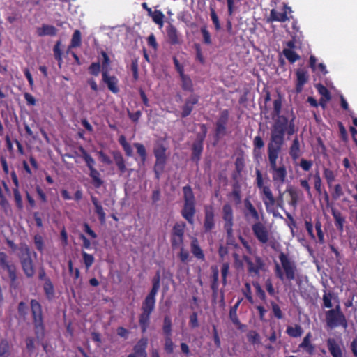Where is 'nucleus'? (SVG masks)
Listing matches in <instances>:
<instances>
[{
    "instance_id": "1",
    "label": "nucleus",
    "mask_w": 357,
    "mask_h": 357,
    "mask_svg": "<svg viewBox=\"0 0 357 357\" xmlns=\"http://www.w3.org/2000/svg\"><path fill=\"white\" fill-rule=\"evenodd\" d=\"M294 117L290 121L285 116H280L273 123L271 130V139L268 144L267 151L270 165V172L275 183L282 185L287 178V171L284 164H277V160L284 143V136L293 135L296 132Z\"/></svg>"
},
{
    "instance_id": "2",
    "label": "nucleus",
    "mask_w": 357,
    "mask_h": 357,
    "mask_svg": "<svg viewBox=\"0 0 357 357\" xmlns=\"http://www.w3.org/2000/svg\"><path fill=\"white\" fill-rule=\"evenodd\" d=\"M160 287V275L158 271L152 279V287L142 303L139 315V325L142 333H145L151 323V317L155 308L156 295Z\"/></svg>"
},
{
    "instance_id": "3",
    "label": "nucleus",
    "mask_w": 357,
    "mask_h": 357,
    "mask_svg": "<svg viewBox=\"0 0 357 357\" xmlns=\"http://www.w3.org/2000/svg\"><path fill=\"white\" fill-rule=\"evenodd\" d=\"M280 265L275 264L274 272L275 276L283 281L287 280L289 282L295 280L297 273V266L295 261L289 254L280 252L278 255Z\"/></svg>"
},
{
    "instance_id": "4",
    "label": "nucleus",
    "mask_w": 357,
    "mask_h": 357,
    "mask_svg": "<svg viewBox=\"0 0 357 357\" xmlns=\"http://www.w3.org/2000/svg\"><path fill=\"white\" fill-rule=\"evenodd\" d=\"M183 192L184 203L181 214L190 225H193L196 213L195 197L191 186L189 185L183 188Z\"/></svg>"
},
{
    "instance_id": "5",
    "label": "nucleus",
    "mask_w": 357,
    "mask_h": 357,
    "mask_svg": "<svg viewBox=\"0 0 357 357\" xmlns=\"http://www.w3.org/2000/svg\"><path fill=\"white\" fill-rule=\"evenodd\" d=\"M30 305L36 338L42 339L45 335V326L42 306L36 299L31 300Z\"/></svg>"
},
{
    "instance_id": "6",
    "label": "nucleus",
    "mask_w": 357,
    "mask_h": 357,
    "mask_svg": "<svg viewBox=\"0 0 357 357\" xmlns=\"http://www.w3.org/2000/svg\"><path fill=\"white\" fill-rule=\"evenodd\" d=\"M256 185L260 190L261 197L268 210L275 205V200L269 185H265L263 176L260 170H256Z\"/></svg>"
},
{
    "instance_id": "7",
    "label": "nucleus",
    "mask_w": 357,
    "mask_h": 357,
    "mask_svg": "<svg viewBox=\"0 0 357 357\" xmlns=\"http://www.w3.org/2000/svg\"><path fill=\"white\" fill-rule=\"evenodd\" d=\"M167 148L160 144L153 149V154L155 157V162L153 167V172L156 179L160 178L161 174L163 172L167 157L166 155Z\"/></svg>"
},
{
    "instance_id": "8",
    "label": "nucleus",
    "mask_w": 357,
    "mask_h": 357,
    "mask_svg": "<svg viewBox=\"0 0 357 357\" xmlns=\"http://www.w3.org/2000/svg\"><path fill=\"white\" fill-rule=\"evenodd\" d=\"M185 226L186 225L184 222H177L173 226L171 231L170 242L174 250L183 245Z\"/></svg>"
},
{
    "instance_id": "9",
    "label": "nucleus",
    "mask_w": 357,
    "mask_h": 357,
    "mask_svg": "<svg viewBox=\"0 0 357 357\" xmlns=\"http://www.w3.org/2000/svg\"><path fill=\"white\" fill-rule=\"evenodd\" d=\"M243 259L247 264L248 272L252 275L259 276L260 271L264 268L265 262L259 255H255L253 258L244 256Z\"/></svg>"
},
{
    "instance_id": "10",
    "label": "nucleus",
    "mask_w": 357,
    "mask_h": 357,
    "mask_svg": "<svg viewBox=\"0 0 357 357\" xmlns=\"http://www.w3.org/2000/svg\"><path fill=\"white\" fill-rule=\"evenodd\" d=\"M326 326L328 328L333 329L341 326L344 329L348 327V323L345 315L335 314L329 311L325 312Z\"/></svg>"
},
{
    "instance_id": "11",
    "label": "nucleus",
    "mask_w": 357,
    "mask_h": 357,
    "mask_svg": "<svg viewBox=\"0 0 357 357\" xmlns=\"http://www.w3.org/2000/svg\"><path fill=\"white\" fill-rule=\"evenodd\" d=\"M251 229L255 237L260 243L266 244L269 242V230L264 223L261 221L254 222Z\"/></svg>"
},
{
    "instance_id": "12",
    "label": "nucleus",
    "mask_w": 357,
    "mask_h": 357,
    "mask_svg": "<svg viewBox=\"0 0 357 357\" xmlns=\"http://www.w3.org/2000/svg\"><path fill=\"white\" fill-rule=\"evenodd\" d=\"M229 112L227 109L220 112L219 118L215 122V137L219 139L227 134V126L229 121Z\"/></svg>"
},
{
    "instance_id": "13",
    "label": "nucleus",
    "mask_w": 357,
    "mask_h": 357,
    "mask_svg": "<svg viewBox=\"0 0 357 357\" xmlns=\"http://www.w3.org/2000/svg\"><path fill=\"white\" fill-rule=\"evenodd\" d=\"M0 266L2 269L7 271L11 286H13L17 280L16 266L13 263L9 261L8 255L3 252H0Z\"/></svg>"
},
{
    "instance_id": "14",
    "label": "nucleus",
    "mask_w": 357,
    "mask_h": 357,
    "mask_svg": "<svg viewBox=\"0 0 357 357\" xmlns=\"http://www.w3.org/2000/svg\"><path fill=\"white\" fill-rule=\"evenodd\" d=\"M203 229L205 233L211 232L215 227V210L213 206L206 205L204 208Z\"/></svg>"
},
{
    "instance_id": "15",
    "label": "nucleus",
    "mask_w": 357,
    "mask_h": 357,
    "mask_svg": "<svg viewBox=\"0 0 357 357\" xmlns=\"http://www.w3.org/2000/svg\"><path fill=\"white\" fill-rule=\"evenodd\" d=\"M243 215L248 222L260 221L259 213L248 198L244 199Z\"/></svg>"
},
{
    "instance_id": "16",
    "label": "nucleus",
    "mask_w": 357,
    "mask_h": 357,
    "mask_svg": "<svg viewBox=\"0 0 357 357\" xmlns=\"http://www.w3.org/2000/svg\"><path fill=\"white\" fill-rule=\"evenodd\" d=\"M199 100V96L197 94H191L186 98L184 105L181 107V117L185 118L190 115L194 109V106L198 103Z\"/></svg>"
},
{
    "instance_id": "17",
    "label": "nucleus",
    "mask_w": 357,
    "mask_h": 357,
    "mask_svg": "<svg viewBox=\"0 0 357 357\" xmlns=\"http://www.w3.org/2000/svg\"><path fill=\"white\" fill-rule=\"evenodd\" d=\"M148 346V338L142 337L133 347V352L127 357H147L146 348Z\"/></svg>"
},
{
    "instance_id": "18",
    "label": "nucleus",
    "mask_w": 357,
    "mask_h": 357,
    "mask_svg": "<svg viewBox=\"0 0 357 357\" xmlns=\"http://www.w3.org/2000/svg\"><path fill=\"white\" fill-rule=\"evenodd\" d=\"M296 86L295 92L298 94L303 90V86L309 80V75L305 69L300 68L296 72Z\"/></svg>"
},
{
    "instance_id": "19",
    "label": "nucleus",
    "mask_w": 357,
    "mask_h": 357,
    "mask_svg": "<svg viewBox=\"0 0 357 357\" xmlns=\"http://www.w3.org/2000/svg\"><path fill=\"white\" fill-rule=\"evenodd\" d=\"M102 79L111 92L114 94L119 92V88L118 86L119 80L116 77L110 75L109 73L105 71L102 72Z\"/></svg>"
},
{
    "instance_id": "20",
    "label": "nucleus",
    "mask_w": 357,
    "mask_h": 357,
    "mask_svg": "<svg viewBox=\"0 0 357 357\" xmlns=\"http://www.w3.org/2000/svg\"><path fill=\"white\" fill-rule=\"evenodd\" d=\"M222 219L225 221L224 228L233 227L234 213L232 207L229 204H225L222 207Z\"/></svg>"
},
{
    "instance_id": "21",
    "label": "nucleus",
    "mask_w": 357,
    "mask_h": 357,
    "mask_svg": "<svg viewBox=\"0 0 357 357\" xmlns=\"http://www.w3.org/2000/svg\"><path fill=\"white\" fill-rule=\"evenodd\" d=\"M20 261L25 275L32 278L35 275V267L31 257L22 258Z\"/></svg>"
},
{
    "instance_id": "22",
    "label": "nucleus",
    "mask_w": 357,
    "mask_h": 357,
    "mask_svg": "<svg viewBox=\"0 0 357 357\" xmlns=\"http://www.w3.org/2000/svg\"><path fill=\"white\" fill-rule=\"evenodd\" d=\"M168 42L172 45H176L181 43L178 32L176 28L172 24H169L166 29Z\"/></svg>"
},
{
    "instance_id": "23",
    "label": "nucleus",
    "mask_w": 357,
    "mask_h": 357,
    "mask_svg": "<svg viewBox=\"0 0 357 357\" xmlns=\"http://www.w3.org/2000/svg\"><path fill=\"white\" fill-rule=\"evenodd\" d=\"M326 344L330 354L333 357H342V351L335 339L328 338Z\"/></svg>"
},
{
    "instance_id": "24",
    "label": "nucleus",
    "mask_w": 357,
    "mask_h": 357,
    "mask_svg": "<svg viewBox=\"0 0 357 357\" xmlns=\"http://www.w3.org/2000/svg\"><path fill=\"white\" fill-rule=\"evenodd\" d=\"M190 250L192 254L197 259L204 261L205 259V255L203 250L201 248L199 241L197 238H192L190 242Z\"/></svg>"
},
{
    "instance_id": "25",
    "label": "nucleus",
    "mask_w": 357,
    "mask_h": 357,
    "mask_svg": "<svg viewBox=\"0 0 357 357\" xmlns=\"http://www.w3.org/2000/svg\"><path fill=\"white\" fill-rule=\"evenodd\" d=\"M289 153L293 160H298L302 154L300 142L297 136L292 141L289 147Z\"/></svg>"
},
{
    "instance_id": "26",
    "label": "nucleus",
    "mask_w": 357,
    "mask_h": 357,
    "mask_svg": "<svg viewBox=\"0 0 357 357\" xmlns=\"http://www.w3.org/2000/svg\"><path fill=\"white\" fill-rule=\"evenodd\" d=\"M113 159L121 174H124L127 171L126 162L121 153L119 151L112 152Z\"/></svg>"
},
{
    "instance_id": "27",
    "label": "nucleus",
    "mask_w": 357,
    "mask_h": 357,
    "mask_svg": "<svg viewBox=\"0 0 357 357\" xmlns=\"http://www.w3.org/2000/svg\"><path fill=\"white\" fill-rule=\"evenodd\" d=\"M36 33L40 37L45 36H54L57 34V29L53 25L44 24L37 29Z\"/></svg>"
},
{
    "instance_id": "28",
    "label": "nucleus",
    "mask_w": 357,
    "mask_h": 357,
    "mask_svg": "<svg viewBox=\"0 0 357 357\" xmlns=\"http://www.w3.org/2000/svg\"><path fill=\"white\" fill-rule=\"evenodd\" d=\"M91 202L95 207V212L98 216V219L101 223H105L106 220V214L101 205V203L98 201V198L95 196L91 197Z\"/></svg>"
},
{
    "instance_id": "29",
    "label": "nucleus",
    "mask_w": 357,
    "mask_h": 357,
    "mask_svg": "<svg viewBox=\"0 0 357 357\" xmlns=\"http://www.w3.org/2000/svg\"><path fill=\"white\" fill-rule=\"evenodd\" d=\"M202 151L203 141L197 139L192 146V160L198 162L200 160V156Z\"/></svg>"
},
{
    "instance_id": "30",
    "label": "nucleus",
    "mask_w": 357,
    "mask_h": 357,
    "mask_svg": "<svg viewBox=\"0 0 357 357\" xmlns=\"http://www.w3.org/2000/svg\"><path fill=\"white\" fill-rule=\"evenodd\" d=\"M331 214L334 218L335 227L342 232L344 229L345 218L342 216L341 212L335 208L331 209Z\"/></svg>"
},
{
    "instance_id": "31",
    "label": "nucleus",
    "mask_w": 357,
    "mask_h": 357,
    "mask_svg": "<svg viewBox=\"0 0 357 357\" xmlns=\"http://www.w3.org/2000/svg\"><path fill=\"white\" fill-rule=\"evenodd\" d=\"M264 147V142L261 136L257 135L253 140V156L255 158H260L261 149Z\"/></svg>"
},
{
    "instance_id": "32",
    "label": "nucleus",
    "mask_w": 357,
    "mask_h": 357,
    "mask_svg": "<svg viewBox=\"0 0 357 357\" xmlns=\"http://www.w3.org/2000/svg\"><path fill=\"white\" fill-rule=\"evenodd\" d=\"M79 151L81 153V156L84 159L86 162V165L89 169L95 168L94 166L96 165L95 160L91 157L90 154L86 151V149L82 146H79L78 147Z\"/></svg>"
},
{
    "instance_id": "33",
    "label": "nucleus",
    "mask_w": 357,
    "mask_h": 357,
    "mask_svg": "<svg viewBox=\"0 0 357 357\" xmlns=\"http://www.w3.org/2000/svg\"><path fill=\"white\" fill-rule=\"evenodd\" d=\"M89 171V176L92 179L93 186L96 188H100L103 184V181L100 178V172L96 168L90 169Z\"/></svg>"
},
{
    "instance_id": "34",
    "label": "nucleus",
    "mask_w": 357,
    "mask_h": 357,
    "mask_svg": "<svg viewBox=\"0 0 357 357\" xmlns=\"http://www.w3.org/2000/svg\"><path fill=\"white\" fill-rule=\"evenodd\" d=\"M82 45V33L81 31L78 29H76L74 31L70 43L68 46V50H70L72 48H77L80 47Z\"/></svg>"
},
{
    "instance_id": "35",
    "label": "nucleus",
    "mask_w": 357,
    "mask_h": 357,
    "mask_svg": "<svg viewBox=\"0 0 357 357\" xmlns=\"http://www.w3.org/2000/svg\"><path fill=\"white\" fill-rule=\"evenodd\" d=\"M119 143L122 146L125 154L128 157H131L133 155V151L132 146L127 142L126 137L123 135H121L119 137Z\"/></svg>"
},
{
    "instance_id": "36",
    "label": "nucleus",
    "mask_w": 357,
    "mask_h": 357,
    "mask_svg": "<svg viewBox=\"0 0 357 357\" xmlns=\"http://www.w3.org/2000/svg\"><path fill=\"white\" fill-rule=\"evenodd\" d=\"M286 333L289 336L296 338L302 335L303 330L300 325L296 324L294 326H287Z\"/></svg>"
},
{
    "instance_id": "37",
    "label": "nucleus",
    "mask_w": 357,
    "mask_h": 357,
    "mask_svg": "<svg viewBox=\"0 0 357 357\" xmlns=\"http://www.w3.org/2000/svg\"><path fill=\"white\" fill-rule=\"evenodd\" d=\"M248 341L252 345L261 344V336L255 330H250L246 335Z\"/></svg>"
},
{
    "instance_id": "38",
    "label": "nucleus",
    "mask_w": 357,
    "mask_h": 357,
    "mask_svg": "<svg viewBox=\"0 0 357 357\" xmlns=\"http://www.w3.org/2000/svg\"><path fill=\"white\" fill-rule=\"evenodd\" d=\"M323 174L324 177L325 178L327 182L328 188H331L332 187L333 183L335 180L336 175L335 172H333V170L324 167L323 168Z\"/></svg>"
},
{
    "instance_id": "39",
    "label": "nucleus",
    "mask_w": 357,
    "mask_h": 357,
    "mask_svg": "<svg viewBox=\"0 0 357 357\" xmlns=\"http://www.w3.org/2000/svg\"><path fill=\"white\" fill-rule=\"evenodd\" d=\"M162 329L164 335H172V318L169 315L164 317Z\"/></svg>"
},
{
    "instance_id": "40",
    "label": "nucleus",
    "mask_w": 357,
    "mask_h": 357,
    "mask_svg": "<svg viewBox=\"0 0 357 357\" xmlns=\"http://www.w3.org/2000/svg\"><path fill=\"white\" fill-rule=\"evenodd\" d=\"M270 17L272 21H277L284 22L288 20V17L286 12L280 13L274 9L271 10Z\"/></svg>"
},
{
    "instance_id": "41",
    "label": "nucleus",
    "mask_w": 357,
    "mask_h": 357,
    "mask_svg": "<svg viewBox=\"0 0 357 357\" xmlns=\"http://www.w3.org/2000/svg\"><path fill=\"white\" fill-rule=\"evenodd\" d=\"M45 294L48 299H52L54 296V289L50 278L45 279L43 286Z\"/></svg>"
},
{
    "instance_id": "42",
    "label": "nucleus",
    "mask_w": 357,
    "mask_h": 357,
    "mask_svg": "<svg viewBox=\"0 0 357 357\" xmlns=\"http://www.w3.org/2000/svg\"><path fill=\"white\" fill-rule=\"evenodd\" d=\"M209 9H210V16H211V19L213 22V24H214V26H215V29L218 31L221 29V25H220V20H219V18H218V16L215 12V6L214 5H212L211 3L210 4V6H209Z\"/></svg>"
},
{
    "instance_id": "43",
    "label": "nucleus",
    "mask_w": 357,
    "mask_h": 357,
    "mask_svg": "<svg viewBox=\"0 0 357 357\" xmlns=\"http://www.w3.org/2000/svg\"><path fill=\"white\" fill-rule=\"evenodd\" d=\"M284 56L291 63H294L300 59V56L294 50L290 49H284L282 51Z\"/></svg>"
},
{
    "instance_id": "44",
    "label": "nucleus",
    "mask_w": 357,
    "mask_h": 357,
    "mask_svg": "<svg viewBox=\"0 0 357 357\" xmlns=\"http://www.w3.org/2000/svg\"><path fill=\"white\" fill-rule=\"evenodd\" d=\"M172 335H164V350L167 354H172L174 352V344L172 338Z\"/></svg>"
},
{
    "instance_id": "45",
    "label": "nucleus",
    "mask_w": 357,
    "mask_h": 357,
    "mask_svg": "<svg viewBox=\"0 0 357 357\" xmlns=\"http://www.w3.org/2000/svg\"><path fill=\"white\" fill-rule=\"evenodd\" d=\"M226 231V243L227 245H232L235 248L238 246L234 235L233 227L224 228Z\"/></svg>"
},
{
    "instance_id": "46",
    "label": "nucleus",
    "mask_w": 357,
    "mask_h": 357,
    "mask_svg": "<svg viewBox=\"0 0 357 357\" xmlns=\"http://www.w3.org/2000/svg\"><path fill=\"white\" fill-rule=\"evenodd\" d=\"M180 77L182 82V89L184 91L192 92L194 89L190 77L184 74L183 75H181Z\"/></svg>"
},
{
    "instance_id": "47",
    "label": "nucleus",
    "mask_w": 357,
    "mask_h": 357,
    "mask_svg": "<svg viewBox=\"0 0 357 357\" xmlns=\"http://www.w3.org/2000/svg\"><path fill=\"white\" fill-rule=\"evenodd\" d=\"M133 146L136 148L137 153L140 157L141 162L144 164L146 162L147 158L146 150L144 146L142 144L138 142L134 143Z\"/></svg>"
},
{
    "instance_id": "48",
    "label": "nucleus",
    "mask_w": 357,
    "mask_h": 357,
    "mask_svg": "<svg viewBox=\"0 0 357 357\" xmlns=\"http://www.w3.org/2000/svg\"><path fill=\"white\" fill-rule=\"evenodd\" d=\"M165 17V15L160 10H155L154 13L151 17L153 22L158 24L160 28L163 26Z\"/></svg>"
},
{
    "instance_id": "49",
    "label": "nucleus",
    "mask_w": 357,
    "mask_h": 357,
    "mask_svg": "<svg viewBox=\"0 0 357 357\" xmlns=\"http://www.w3.org/2000/svg\"><path fill=\"white\" fill-rule=\"evenodd\" d=\"M298 348L303 349L309 356H312L315 351V345L311 342H302Z\"/></svg>"
},
{
    "instance_id": "50",
    "label": "nucleus",
    "mask_w": 357,
    "mask_h": 357,
    "mask_svg": "<svg viewBox=\"0 0 357 357\" xmlns=\"http://www.w3.org/2000/svg\"><path fill=\"white\" fill-rule=\"evenodd\" d=\"M212 282L211 287L212 290L216 291L218 288L219 271L216 266H212Z\"/></svg>"
},
{
    "instance_id": "51",
    "label": "nucleus",
    "mask_w": 357,
    "mask_h": 357,
    "mask_svg": "<svg viewBox=\"0 0 357 357\" xmlns=\"http://www.w3.org/2000/svg\"><path fill=\"white\" fill-rule=\"evenodd\" d=\"M13 197H14V200H15L16 206L19 210H22L24 206H23L22 198L21 194L19 191V189L17 188H14L13 189Z\"/></svg>"
},
{
    "instance_id": "52",
    "label": "nucleus",
    "mask_w": 357,
    "mask_h": 357,
    "mask_svg": "<svg viewBox=\"0 0 357 357\" xmlns=\"http://www.w3.org/2000/svg\"><path fill=\"white\" fill-rule=\"evenodd\" d=\"M241 302V300H239L236 302V303L231 306L229 310V318L232 322H238V317L237 315V310Z\"/></svg>"
},
{
    "instance_id": "53",
    "label": "nucleus",
    "mask_w": 357,
    "mask_h": 357,
    "mask_svg": "<svg viewBox=\"0 0 357 357\" xmlns=\"http://www.w3.org/2000/svg\"><path fill=\"white\" fill-rule=\"evenodd\" d=\"M315 229L317 231L319 242L322 244L324 243V233L322 231V225L321 221L317 219L314 223Z\"/></svg>"
},
{
    "instance_id": "54",
    "label": "nucleus",
    "mask_w": 357,
    "mask_h": 357,
    "mask_svg": "<svg viewBox=\"0 0 357 357\" xmlns=\"http://www.w3.org/2000/svg\"><path fill=\"white\" fill-rule=\"evenodd\" d=\"M61 40H58L53 48V52L55 59L59 63L62 62V52L61 50Z\"/></svg>"
},
{
    "instance_id": "55",
    "label": "nucleus",
    "mask_w": 357,
    "mask_h": 357,
    "mask_svg": "<svg viewBox=\"0 0 357 357\" xmlns=\"http://www.w3.org/2000/svg\"><path fill=\"white\" fill-rule=\"evenodd\" d=\"M315 87L321 97H326V100L331 99L330 91L325 86L319 83L316 84Z\"/></svg>"
},
{
    "instance_id": "56",
    "label": "nucleus",
    "mask_w": 357,
    "mask_h": 357,
    "mask_svg": "<svg viewBox=\"0 0 357 357\" xmlns=\"http://www.w3.org/2000/svg\"><path fill=\"white\" fill-rule=\"evenodd\" d=\"M200 31L203 37L204 43L206 45H211L212 43L211 33L208 30L206 26H202L200 29Z\"/></svg>"
},
{
    "instance_id": "57",
    "label": "nucleus",
    "mask_w": 357,
    "mask_h": 357,
    "mask_svg": "<svg viewBox=\"0 0 357 357\" xmlns=\"http://www.w3.org/2000/svg\"><path fill=\"white\" fill-rule=\"evenodd\" d=\"M82 255L84 265L86 269H89L94 262V257L92 255L88 254L84 251H82Z\"/></svg>"
},
{
    "instance_id": "58",
    "label": "nucleus",
    "mask_w": 357,
    "mask_h": 357,
    "mask_svg": "<svg viewBox=\"0 0 357 357\" xmlns=\"http://www.w3.org/2000/svg\"><path fill=\"white\" fill-rule=\"evenodd\" d=\"M332 298H333V294L331 292H326L324 291V294L323 295V305L326 308H331L333 307L332 304Z\"/></svg>"
},
{
    "instance_id": "59",
    "label": "nucleus",
    "mask_w": 357,
    "mask_h": 357,
    "mask_svg": "<svg viewBox=\"0 0 357 357\" xmlns=\"http://www.w3.org/2000/svg\"><path fill=\"white\" fill-rule=\"evenodd\" d=\"M19 250L20 252L19 256L20 260H21L22 258L31 257L30 248L26 243L21 244Z\"/></svg>"
},
{
    "instance_id": "60",
    "label": "nucleus",
    "mask_w": 357,
    "mask_h": 357,
    "mask_svg": "<svg viewBox=\"0 0 357 357\" xmlns=\"http://www.w3.org/2000/svg\"><path fill=\"white\" fill-rule=\"evenodd\" d=\"M313 178H314V189H315V190L317 191V192L319 195H320V194H321V185H322V182H321V176H320L319 172H317L314 174Z\"/></svg>"
},
{
    "instance_id": "61",
    "label": "nucleus",
    "mask_w": 357,
    "mask_h": 357,
    "mask_svg": "<svg viewBox=\"0 0 357 357\" xmlns=\"http://www.w3.org/2000/svg\"><path fill=\"white\" fill-rule=\"evenodd\" d=\"M229 264L228 262H225L222 264L221 268V275H222V282L224 286L227 284V277L229 274Z\"/></svg>"
},
{
    "instance_id": "62",
    "label": "nucleus",
    "mask_w": 357,
    "mask_h": 357,
    "mask_svg": "<svg viewBox=\"0 0 357 357\" xmlns=\"http://www.w3.org/2000/svg\"><path fill=\"white\" fill-rule=\"evenodd\" d=\"M271 305L274 317L278 319H282L284 316L280 306L274 301L271 302Z\"/></svg>"
},
{
    "instance_id": "63",
    "label": "nucleus",
    "mask_w": 357,
    "mask_h": 357,
    "mask_svg": "<svg viewBox=\"0 0 357 357\" xmlns=\"http://www.w3.org/2000/svg\"><path fill=\"white\" fill-rule=\"evenodd\" d=\"M101 55L103 58L102 63V70L101 72H107L109 73V67L110 65V59L107 54L105 51L101 52Z\"/></svg>"
},
{
    "instance_id": "64",
    "label": "nucleus",
    "mask_w": 357,
    "mask_h": 357,
    "mask_svg": "<svg viewBox=\"0 0 357 357\" xmlns=\"http://www.w3.org/2000/svg\"><path fill=\"white\" fill-rule=\"evenodd\" d=\"M101 70L100 62H93L89 67V72L93 76H98Z\"/></svg>"
}]
</instances>
